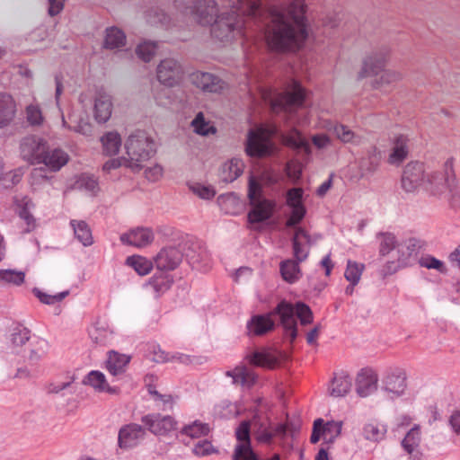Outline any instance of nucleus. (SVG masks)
<instances>
[{
  "label": "nucleus",
  "mask_w": 460,
  "mask_h": 460,
  "mask_svg": "<svg viewBox=\"0 0 460 460\" xmlns=\"http://www.w3.org/2000/svg\"><path fill=\"white\" fill-rule=\"evenodd\" d=\"M185 257L193 268H199L200 264L208 265L209 254L205 247L199 242L191 243L187 251Z\"/></svg>",
  "instance_id": "obj_25"
},
{
  "label": "nucleus",
  "mask_w": 460,
  "mask_h": 460,
  "mask_svg": "<svg viewBox=\"0 0 460 460\" xmlns=\"http://www.w3.org/2000/svg\"><path fill=\"white\" fill-rule=\"evenodd\" d=\"M387 432L386 426L378 422L371 421L363 427L362 434L367 440L378 442L382 440Z\"/></svg>",
  "instance_id": "obj_39"
},
{
  "label": "nucleus",
  "mask_w": 460,
  "mask_h": 460,
  "mask_svg": "<svg viewBox=\"0 0 460 460\" xmlns=\"http://www.w3.org/2000/svg\"><path fill=\"white\" fill-rule=\"evenodd\" d=\"M193 83L204 92L218 93L224 88V81L210 73H197L193 75Z\"/></svg>",
  "instance_id": "obj_24"
},
{
  "label": "nucleus",
  "mask_w": 460,
  "mask_h": 460,
  "mask_svg": "<svg viewBox=\"0 0 460 460\" xmlns=\"http://www.w3.org/2000/svg\"><path fill=\"white\" fill-rule=\"evenodd\" d=\"M31 344L34 345V348L31 349L29 360L36 363L47 353L49 345L46 340L40 338H36Z\"/></svg>",
  "instance_id": "obj_52"
},
{
  "label": "nucleus",
  "mask_w": 460,
  "mask_h": 460,
  "mask_svg": "<svg viewBox=\"0 0 460 460\" xmlns=\"http://www.w3.org/2000/svg\"><path fill=\"white\" fill-rule=\"evenodd\" d=\"M48 142L36 136H27L21 141L20 149L22 158L32 164H40L42 155L48 150Z\"/></svg>",
  "instance_id": "obj_12"
},
{
  "label": "nucleus",
  "mask_w": 460,
  "mask_h": 460,
  "mask_svg": "<svg viewBox=\"0 0 460 460\" xmlns=\"http://www.w3.org/2000/svg\"><path fill=\"white\" fill-rule=\"evenodd\" d=\"M157 45L153 41H144L136 48L137 56L144 62H149L156 52Z\"/></svg>",
  "instance_id": "obj_49"
},
{
  "label": "nucleus",
  "mask_w": 460,
  "mask_h": 460,
  "mask_svg": "<svg viewBox=\"0 0 460 460\" xmlns=\"http://www.w3.org/2000/svg\"><path fill=\"white\" fill-rule=\"evenodd\" d=\"M181 75V66L173 58H165L157 66L156 76L164 85L173 86L179 82Z\"/></svg>",
  "instance_id": "obj_16"
},
{
  "label": "nucleus",
  "mask_w": 460,
  "mask_h": 460,
  "mask_svg": "<svg viewBox=\"0 0 460 460\" xmlns=\"http://www.w3.org/2000/svg\"><path fill=\"white\" fill-rule=\"evenodd\" d=\"M376 238L379 241L380 256L387 255L396 249L397 244H399L395 235L392 233H378Z\"/></svg>",
  "instance_id": "obj_43"
},
{
  "label": "nucleus",
  "mask_w": 460,
  "mask_h": 460,
  "mask_svg": "<svg viewBox=\"0 0 460 460\" xmlns=\"http://www.w3.org/2000/svg\"><path fill=\"white\" fill-rule=\"evenodd\" d=\"M125 148L129 160L127 167L133 171L141 170V164L149 160L156 152L154 140L142 130H137L128 137Z\"/></svg>",
  "instance_id": "obj_6"
},
{
  "label": "nucleus",
  "mask_w": 460,
  "mask_h": 460,
  "mask_svg": "<svg viewBox=\"0 0 460 460\" xmlns=\"http://www.w3.org/2000/svg\"><path fill=\"white\" fill-rule=\"evenodd\" d=\"M70 225L74 229L76 239L82 243L84 246H89L93 244V235L91 229L86 222L71 220Z\"/></svg>",
  "instance_id": "obj_41"
},
{
  "label": "nucleus",
  "mask_w": 460,
  "mask_h": 460,
  "mask_svg": "<svg viewBox=\"0 0 460 460\" xmlns=\"http://www.w3.org/2000/svg\"><path fill=\"white\" fill-rule=\"evenodd\" d=\"M209 432V427L207 423L200 421H194L191 424L186 425L182 428L181 433L186 435L191 438H200L208 435Z\"/></svg>",
  "instance_id": "obj_47"
},
{
  "label": "nucleus",
  "mask_w": 460,
  "mask_h": 460,
  "mask_svg": "<svg viewBox=\"0 0 460 460\" xmlns=\"http://www.w3.org/2000/svg\"><path fill=\"white\" fill-rule=\"evenodd\" d=\"M424 164L420 162L409 163L402 172V188L407 192L414 191L421 183L425 185Z\"/></svg>",
  "instance_id": "obj_15"
},
{
  "label": "nucleus",
  "mask_w": 460,
  "mask_h": 460,
  "mask_svg": "<svg viewBox=\"0 0 460 460\" xmlns=\"http://www.w3.org/2000/svg\"><path fill=\"white\" fill-rule=\"evenodd\" d=\"M126 35L120 29L117 27H111L106 29V35L104 40V47L106 49H113L125 46Z\"/></svg>",
  "instance_id": "obj_37"
},
{
  "label": "nucleus",
  "mask_w": 460,
  "mask_h": 460,
  "mask_svg": "<svg viewBox=\"0 0 460 460\" xmlns=\"http://www.w3.org/2000/svg\"><path fill=\"white\" fill-rule=\"evenodd\" d=\"M75 186L80 190H85L92 192H95L99 189L97 179L93 175L87 173H83L79 176L75 181Z\"/></svg>",
  "instance_id": "obj_54"
},
{
  "label": "nucleus",
  "mask_w": 460,
  "mask_h": 460,
  "mask_svg": "<svg viewBox=\"0 0 460 460\" xmlns=\"http://www.w3.org/2000/svg\"><path fill=\"white\" fill-rule=\"evenodd\" d=\"M182 257V251L177 247L163 248L154 258L156 270L170 271L175 270L180 265Z\"/></svg>",
  "instance_id": "obj_17"
},
{
  "label": "nucleus",
  "mask_w": 460,
  "mask_h": 460,
  "mask_svg": "<svg viewBox=\"0 0 460 460\" xmlns=\"http://www.w3.org/2000/svg\"><path fill=\"white\" fill-rule=\"evenodd\" d=\"M305 0H292L288 5L274 6L264 27L268 47L276 52H295L308 37Z\"/></svg>",
  "instance_id": "obj_1"
},
{
  "label": "nucleus",
  "mask_w": 460,
  "mask_h": 460,
  "mask_svg": "<svg viewBox=\"0 0 460 460\" xmlns=\"http://www.w3.org/2000/svg\"><path fill=\"white\" fill-rule=\"evenodd\" d=\"M172 86L164 85L155 94L156 102L161 106H170L182 101V97L179 96Z\"/></svg>",
  "instance_id": "obj_38"
},
{
  "label": "nucleus",
  "mask_w": 460,
  "mask_h": 460,
  "mask_svg": "<svg viewBox=\"0 0 460 460\" xmlns=\"http://www.w3.org/2000/svg\"><path fill=\"white\" fill-rule=\"evenodd\" d=\"M273 317L278 318L279 323L293 342L297 337V324L295 321L293 304L285 299L281 300L270 312L252 315L246 324L248 336H263L272 332L276 327Z\"/></svg>",
  "instance_id": "obj_3"
},
{
  "label": "nucleus",
  "mask_w": 460,
  "mask_h": 460,
  "mask_svg": "<svg viewBox=\"0 0 460 460\" xmlns=\"http://www.w3.org/2000/svg\"><path fill=\"white\" fill-rule=\"evenodd\" d=\"M103 153L106 155H115L121 146V137L115 131L107 132L101 137Z\"/></svg>",
  "instance_id": "obj_36"
},
{
  "label": "nucleus",
  "mask_w": 460,
  "mask_h": 460,
  "mask_svg": "<svg viewBox=\"0 0 460 460\" xmlns=\"http://www.w3.org/2000/svg\"><path fill=\"white\" fill-rule=\"evenodd\" d=\"M305 90L301 84L291 79L283 93L279 94L275 105L279 106L287 112H291L295 108L303 107L305 101Z\"/></svg>",
  "instance_id": "obj_11"
},
{
  "label": "nucleus",
  "mask_w": 460,
  "mask_h": 460,
  "mask_svg": "<svg viewBox=\"0 0 460 460\" xmlns=\"http://www.w3.org/2000/svg\"><path fill=\"white\" fill-rule=\"evenodd\" d=\"M175 7L181 13L191 15L203 26L211 25V34L220 41H228L237 36H245V22L242 6H234L230 11L217 15L214 0H174Z\"/></svg>",
  "instance_id": "obj_2"
},
{
  "label": "nucleus",
  "mask_w": 460,
  "mask_h": 460,
  "mask_svg": "<svg viewBox=\"0 0 460 460\" xmlns=\"http://www.w3.org/2000/svg\"><path fill=\"white\" fill-rule=\"evenodd\" d=\"M68 159L69 156L65 151L58 147L51 148L48 145V150L42 155L40 164H44L52 172H58L66 164Z\"/></svg>",
  "instance_id": "obj_23"
},
{
  "label": "nucleus",
  "mask_w": 460,
  "mask_h": 460,
  "mask_svg": "<svg viewBox=\"0 0 460 460\" xmlns=\"http://www.w3.org/2000/svg\"><path fill=\"white\" fill-rule=\"evenodd\" d=\"M294 306L295 311V321L296 322V318L300 320L302 325L309 324L313 322V313L310 307L303 303L297 302Z\"/></svg>",
  "instance_id": "obj_51"
},
{
  "label": "nucleus",
  "mask_w": 460,
  "mask_h": 460,
  "mask_svg": "<svg viewBox=\"0 0 460 460\" xmlns=\"http://www.w3.org/2000/svg\"><path fill=\"white\" fill-rule=\"evenodd\" d=\"M420 245L414 238H410L405 242L397 244V261H387L383 269L385 275H391L396 272L400 268L406 267L415 260Z\"/></svg>",
  "instance_id": "obj_10"
},
{
  "label": "nucleus",
  "mask_w": 460,
  "mask_h": 460,
  "mask_svg": "<svg viewBox=\"0 0 460 460\" xmlns=\"http://www.w3.org/2000/svg\"><path fill=\"white\" fill-rule=\"evenodd\" d=\"M420 265L421 267H425L427 269L437 270L439 272H445V270H446L444 263L441 261H439L432 256L422 257L420 260Z\"/></svg>",
  "instance_id": "obj_64"
},
{
  "label": "nucleus",
  "mask_w": 460,
  "mask_h": 460,
  "mask_svg": "<svg viewBox=\"0 0 460 460\" xmlns=\"http://www.w3.org/2000/svg\"><path fill=\"white\" fill-rule=\"evenodd\" d=\"M247 359L251 365L268 368H274L279 363V356L267 349L255 350L247 356Z\"/></svg>",
  "instance_id": "obj_29"
},
{
  "label": "nucleus",
  "mask_w": 460,
  "mask_h": 460,
  "mask_svg": "<svg viewBox=\"0 0 460 460\" xmlns=\"http://www.w3.org/2000/svg\"><path fill=\"white\" fill-rule=\"evenodd\" d=\"M280 138L284 145L292 148L297 153H302L306 157H309L311 155L312 149L309 142L296 128H292L287 134H281Z\"/></svg>",
  "instance_id": "obj_21"
},
{
  "label": "nucleus",
  "mask_w": 460,
  "mask_h": 460,
  "mask_svg": "<svg viewBox=\"0 0 460 460\" xmlns=\"http://www.w3.org/2000/svg\"><path fill=\"white\" fill-rule=\"evenodd\" d=\"M173 279L167 271H156L150 279L148 284L154 289L157 296L164 294L172 285Z\"/></svg>",
  "instance_id": "obj_35"
},
{
  "label": "nucleus",
  "mask_w": 460,
  "mask_h": 460,
  "mask_svg": "<svg viewBox=\"0 0 460 460\" xmlns=\"http://www.w3.org/2000/svg\"><path fill=\"white\" fill-rule=\"evenodd\" d=\"M251 426L252 422L250 420H242L240 422L234 432L237 441L236 445H243L244 447L252 446Z\"/></svg>",
  "instance_id": "obj_46"
},
{
  "label": "nucleus",
  "mask_w": 460,
  "mask_h": 460,
  "mask_svg": "<svg viewBox=\"0 0 460 460\" xmlns=\"http://www.w3.org/2000/svg\"><path fill=\"white\" fill-rule=\"evenodd\" d=\"M126 261L141 276L148 274L153 268V262L142 256H130L127 258Z\"/></svg>",
  "instance_id": "obj_45"
},
{
  "label": "nucleus",
  "mask_w": 460,
  "mask_h": 460,
  "mask_svg": "<svg viewBox=\"0 0 460 460\" xmlns=\"http://www.w3.org/2000/svg\"><path fill=\"white\" fill-rule=\"evenodd\" d=\"M388 49L383 48L376 52H373L370 56L367 57L363 61V66L358 74V78L377 75L382 72L379 77H376L372 82V85L376 89L383 88L384 86L398 81L401 75L394 71L383 70L388 57Z\"/></svg>",
  "instance_id": "obj_4"
},
{
  "label": "nucleus",
  "mask_w": 460,
  "mask_h": 460,
  "mask_svg": "<svg viewBox=\"0 0 460 460\" xmlns=\"http://www.w3.org/2000/svg\"><path fill=\"white\" fill-rule=\"evenodd\" d=\"M364 268L363 264L349 260L344 272L345 279L349 283L357 285L360 280Z\"/></svg>",
  "instance_id": "obj_48"
},
{
  "label": "nucleus",
  "mask_w": 460,
  "mask_h": 460,
  "mask_svg": "<svg viewBox=\"0 0 460 460\" xmlns=\"http://www.w3.org/2000/svg\"><path fill=\"white\" fill-rule=\"evenodd\" d=\"M232 460H261V458L252 446L235 445Z\"/></svg>",
  "instance_id": "obj_50"
},
{
  "label": "nucleus",
  "mask_w": 460,
  "mask_h": 460,
  "mask_svg": "<svg viewBox=\"0 0 460 460\" xmlns=\"http://www.w3.org/2000/svg\"><path fill=\"white\" fill-rule=\"evenodd\" d=\"M261 182L252 175L248 182V199L251 209L247 218L250 224H259L269 220L276 208L275 200L263 197Z\"/></svg>",
  "instance_id": "obj_5"
},
{
  "label": "nucleus",
  "mask_w": 460,
  "mask_h": 460,
  "mask_svg": "<svg viewBox=\"0 0 460 460\" xmlns=\"http://www.w3.org/2000/svg\"><path fill=\"white\" fill-rule=\"evenodd\" d=\"M148 17L151 22L160 23L162 26H167L170 23V16L161 8L154 7L148 11Z\"/></svg>",
  "instance_id": "obj_60"
},
{
  "label": "nucleus",
  "mask_w": 460,
  "mask_h": 460,
  "mask_svg": "<svg viewBox=\"0 0 460 460\" xmlns=\"http://www.w3.org/2000/svg\"><path fill=\"white\" fill-rule=\"evenodd\" d=\"M51 177L48 175L45 167L34 168L31 172V184L32 186L40 185L49 181Z\"/></svg>",
  "instance_id": "obj_61"
},
{
  "label": "nucleus",
  "mask_w": 460,
  "mask_h": 460,
  "mask_svg": "<svg viewBox=\"0 0 460 460\" xmlns=\"http://www.w3.org/2000/svg\"><path fill=\"white\" fill-rule=\"evenodd\" d=\"M146 435L145 429L137 423L122 426L119 430L118 445L122 449L136 447Z\"/></svg>",
  "instance_id": "obj_18"
},
{
  "label": "nucleus",
  "mask_w": 460,
  "mask_h": 460,
  "mask_svg": "<svg viewBox=\"0 0 460 460\" xmlns=\"http://www.w3.org/2000/svg\"><path fill=\"white\" fill-rule=\"evenodd\" d=\"M15 112L16 106L13 97L0 93V128L7 127L13 121Z\"/></svg>",
  "instance_id": "obj_28"
},
{
  "label": "nucleus",
  "mask_w": 460,
  "mask_h": 460,
  "mask_svg": "<svg viewBox=\"0 0 460 460\" xmlns=\"http://www.w3.org/2000/svg\"><path fill=\"white\" fill-rule=\"evenodd\" d=\"M447 200L449 205L454 208H460V182L456 178L449 185L447 191Z\"/></svg>",
  "instance_id": "obj_56"
},
{
  "label": "nucleus",
  "mask_w": 460,
  "mask_h": 460,
  "mask_svg": "<svg viewBox=\"0 0 460 460\" xmlns=\"http://www.w3.org/2000/svg\"><path fill=\"white\" fill-rule=\"evenodd\" d=\"M0 279L19 286L24 281V273L13 270H0Z\"/></svg>",
  "instance_id": "obj_59"
},
{
  "label": "nucleus",
  "mask_w": 460,
  "mask_h": 460,
  "mask_svg": "<svg viewBox=\"0 0 460 460\" xmlns=\"http://www.w3.org/2000/svg\"><path fill=\"white\" fill-rule=\"evenodd\" d=\"M381 160V151L374 146H369L358 161L360 178L367 179L374 175L379 168Z\"/></svg>",
  "instance_id": "obj_19"
},
{
  "label": "nucleus",
  "mask_w": 460,
  "mask_h": 460,
  "mask_svg": "<svg viewBox=\"0 0 460 460\" xmlns=\"http://www.w3.org/2000/svg\"><path fill=\"white\" fill-rule=\"evenodd\" d=\"M278 135L279 128L275 125L261 126L256 129H250L245 143L246 154L256 158L270 155L275 149L272 137Z\"/></svg>",
  "instance_id": "obj_7"
},
{
  "label": "nucleus",
  "mask_w": 460,
  "mask_h": 460,
  "mask_svg": "<svg viewBox=\"0 0 460 460\" xmlns=\"http://www.w3.org/2000/svg\"><path fill=\"white\" fill-rule=\"evenodd\" d=\"M408 138L403 136H398L394 140V145L388 158V163L391 164H400L408 155Z\"/></svg>",
  "instance_id": "obj_32"
},
{
  "label": "nucleus",
  "mask_w": 460,
  "mask_h": 460,
  "mask_svg": "<svg viewBox=\"0 0 460 460\" xmlns=\"http://www.w3.org/2000/svg\"><path fill=\"white\" fill-rule=\"evenodd\" d=\"M243 163L237 158H233L226 163L221 169L220 179L225 182H232L243 172Z\"/></svg>",
  "instance_id": "obj_33"
},
{
  "label": "nucleus",
  "mask_w": 460,
  "mask_h": 460,
  "mask_svg": "<svg viewBox=\"0 0 460 460\" xmlns=\"http://www.w3.org/2000/svg\"><path fill=\"white\" fill-rule=\"evenodd\" d=\"M407 376L404 369L394 367L388 369L382 379V389L391 394L392 397L402 396L407 387Z\"/></svg>",
  "instance_id": "obj_14"
},
{
  "label": "nucleus",
  "mask_w": 460,
  "mask_h": 460,
  "mask_svg": "<svg viewBox=\"0 0 460 460\" xmlns=\"http://www.w3.org/2000/svg\"><path fill=\"white\" fill-rule=\"evenodd\" d=\"M252 427V433L256 442L267 446L272 445L275 438L284 441L288 431V424H275L270 418L262 419L259 415L253 417Z\"/></svg>",
  "instance_id": "obj_8"
},
{
  "label": "nucleus",
  "mask_w": 460,
  "mask_h": 460,
  "mask_svg": "<svg viewBox=\"0 0 460 460\" xmlns=\"http://www.w3.org/2000/svg\"><path fill=\"white\" fill-rule=\"evenodd\" d=\"M303 190L301 188H292L287 192V205L290 207H296L298 205H304L302 202Z\"/></svg>",
  "instance_id": "obj_62"
},
{
  "label": "nucleus",
  "mask_w": 460,
  "mask_h": 460,
  "mask_svg": "<svg viewBox=\"0 0 460 460\" xmlns=\"http://www.w3.org/2000/svg\"><path fill=\"white\" fill-rule=\"evenodd\" d=\"M333 132L343 143H353L357 137L355 133L343 124H336Z\"/></svg>",
  "instance_id": "obj_58"
},
{
  "label": "nucleus",
  "mask_w": 460,
  "mask_h": 460,
  "mask_svg": "<svg viewBox=\"0 0 460 460\" xmlns=\"http://www.w3.org/2000/svg\"><path fill=\"white\" fill-rule=\"evenodd\" d=\"M378 376L372 368H362L357 375L356 392L360 397H367L377 390Z\"/></svg>",
  "instance_id": "obj_20"
},
{
  "label": "nucleus",
  "mask_w": 460,
  "mask_h": 460,
  "mask_svg": "<svg viewBox=\"0 0 460 460\" xmlns=\"http://www.w3.org/2000/svg\"><path fill=\"white\" fill-rule=\"evenodd\" d=\"M351 378L345 372L335 374L329 387L330 394L333 397L345 396L351 388Z\"/></svg>",
  "instance_id": "obj_30"
},
{
  "label": "nucleus",
  "mask_w": 460,
  "mask_h": 460,
  "mask_svg": "<svg viewBox=\"0 0 460 460\" xmlns=\"http://www.w3.org/2000/svg\"><path fill=\"white\" fill-rule=\"evenodd\" d=\"M154 240V234L151 229L145 227H137L128 233L120 235L122 243L132 245L135 247H145L150 244Z\"/></svg>",
  "instance_id": "obj_22"
},
{
  "label": "nucleus",
  "mask_w": 460,
  "mask_h": 460,
  "mask_svg": "<svg viewBox=\"0 0 460 460\" xmlns=\"http://www.w3.org/2000/svg\"><path fill=\"white\" fill-rule=\"evenodd\" d=\"M420 430L419 426L411 428L402 441V448L408 453L411 454L420 445Z\"/></svg>",
  "instance_id": "obj_44"
},
{
  "label": "nucleus",
  "mask_w": 460,
  "mask_h": 460,
  "mask_svg": "<svg viewBox=\"0 0 460 460\" xmlns=\"http://www.w3.org/2000/svg\"><path fill=\"white\" fill-rule=\"evenodd\" d=\"M191 126L194 128V131L201 136H208L209 133H214L215 128L209 126L208 122L205 120L204 115L202 112H199L195 119L191 122Z\"/></svg>",
  "instance_id": "obj_55"
},
{
  "label": "nucleus",
  "mask_w": 460,
  "mask_h": 460,
  "mask_svg": "<svg viewBox=\"0 0 460 460\" xmlns=\"http://www.w3.org/2000/svg\"><path fill=\"white\" fill-rule=\"evenodd\" d=\"M279 268L283 279L290 284L296 282L301 276L298 262L295 261H283L280 262Z\"/></svg>",
  "instance_id": "obj_40"
},
{
  "label": "nucleus",
  "mask_w": 460,
  "mask_h": 460,
  "mask_svg": "<svg viewBox=\"0 0 460 460\" xmlns=\"http://www.w3.org/2000/svg\"><path fill=\"white\" fill-rule=\"evenodd\" d=\"M112 110V103L110 95L100 93L94 103V116L95 119L100 123L106 122L111 115Z\"/></svg>",
  "instance_id": "obj_31"
},
{
  "label": "nucleus",
  "mask_w": 460,
  "mask_h": 460,
  "mask_svg": "<svg viewBox=\"0 0 460 460\" xmlns=\"http://www.w3.org/2000/svg\"><path fill=\"white\" fill-rule=\"evenodd\" d=\"M226 376L233 378L234 384H239L243 386H252L256 382V376L245 366L236 367L234 370L226 372Z\"/></svg>",
  "instance_id": "obj_34"
},
{
  "label": "nucleus",
  "mask_w": 460,
  "mask_h": 460,
  "mask_svg": "<svg viewBox=\"0 0 460 460\" xmlns=\"http://www.w3.org/2000/svg\"><path fill=\"white\" fill-rule=\"evenodd\" d=\"M290 208L292 210L291 215L288 218L286 226L288 227H295L304 219L306 214V209L304 205L290 207Z\"/></svg>",
  "instance_id": "obj_57"
},
{
  "label": "nucleus",
  "mask_w": 460,
  "mask_h": 460,
  "mask_svg": "<svg viewBox=\"0 0 460 460\" xmlns=\"http://www.w3.org/2000/svg\"><path fill=\"white\" fill-rule=\"evenodd\" d=\"M130 361V357L125 354H119L116 351H110L106 360V368L113 376H119L126 372L127 366Z\"/></svg>",
  "instance_id": "obj_27"
},
{
  "label": "nucleus",
  "mask_w": 460,
  "mask_h": 460,
  "mask_svg": "<svg viewBox=\"0 0 460 460\" xmlns=\"http://www.w3.org/2000/svg\"><path fill=\"white\" fill-rule=\"evenodd\" d=\"M31 339V330L22 324L15 325L10 334V341L13 347H22Z\"/></svg>",
  "instance_id": "obj_42"
},
{
  "label": "nucleus",
  "mask_w": 460,
  "mask_h": 460,
  "mask_svg": "<svg viewBox=\"0 0 460 460\" xmlns=\"http://www.w3.org/2000/svg\"><path fill=\"white\" fill-rule=\"evenodd\" d=\"M32 293L41 303L46 305H54L56 303H58L62 301L69 294L68 291H63L52 296L42 292L37 288H33Z\"/></svg>",
  "instance_id": "obj_53"
},
{
  "label": "nucleus",
  "mask_w": 460,
  "mask_h": 460,
  "mask_svg": "<svg viewBox=\"0 0 460 460\" xmlns=\"http://www.w3.org/2000/svg\"><path fill=\"white\" fill-rule=\"evenodd\" d=\"M141 421L147 429L157 436H164L176 430L178 422L170 415L163 416L160 413H152L141 418Z\"/></svg>",
  "instance_id": "obj_13"
},
{
  "label": "nucleus",
  "mask_w": 460,
  "mask_h": 460,
  "mask_svg": "<svg viewBox=\"0 0 460 460\" xmlns=\"http://www.w3.org/2000/svg\"><path fill=\"white\" fill-rule=\"evenodd\" d=\"M84 384L91 385L98 392H106L110 394H116L119 392L118 386H111L104 376L100 371L93 370L85 376Z\"/></svg>",
  "instance_id": "obj_26"
},
{
  "label": "nucleus",
  "mask_w": 460,
  "mask_h": 460,
  "mask_svg": "<svg viewBox=\"0 0 460 460\" xmlns=\"http://www.w3.org/2000/svg\"><path fill=\"white\" fill-rule=\"evenodd\" d=\"M27 120L31 125H40L42 120V113L37 105H29L26 108Z\"/></svg>",
  "instance_id": "obj_63"
},
{
  "label": "nucleus",
  "mask_w": 460,
  "mask_h": 460,
  "mask_svg": "<svg viewBox=\"0 0 460 460\" xmlns=\"http://www.w3.org/2000/svg\"><path fill=\"white\" fill-rule=\"evenodd\" d=\"M426 178L425 188L431 195L437 197L446 195L449 185L456 180L454 158H447L444 163L442 171L427 174Z\"/></svg>",
  "instance_id": "obj_9"
}]
</instances>
